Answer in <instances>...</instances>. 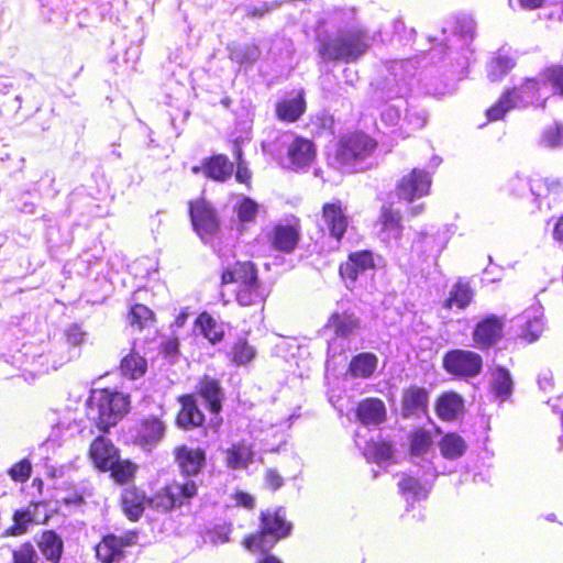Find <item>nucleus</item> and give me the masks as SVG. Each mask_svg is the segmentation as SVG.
Wrapping results in <instances>:
<instances>
[{"instance_id": "1", "label": "nucleus", "mask_w": 563, "mask_h": 563, "mask_svg": "<svg viewBox=\"0 0 563 563\" xmlns=\"http://www.w3.org/2000/svg\"><path fill=\"white\" fill-rule=\"evenodd\" d=\"M328 22L336 26L334 33L319 31L318 53L323 62L354 63L371 46V37L365 27L355 22L353 9L333 8L327 11Z\"/></svg>"}, {"instance_id": "2", "label": "nucleus", "mask_w": 563, "mask_h": 563, "mask_svg": "<svg viewBox=\"0 0 563 563\" xmlns=\"http://www.w3.org/2000/svg\"><path fill=\"white\" fill-rule=\"evenodd\" d=\"M547 98L548 86L540 73L538 77L526 78L512 89L506 90L498 101L487 110L486 114L489 121H497L512 109L529 106L544 107Z\"/></svg>"}, {"instance_id": "3", "label": "nucleus", "mask_w": 563, "mask_h": 563, "mask_svg": "<svg viewBox=\"0 0 563 563\" xmlns=\"http://www.w3.org/2000/svg\"><path fill=\"white\" fill-rule=\"evenodd\" d=\"M128 397L108 389L92 390L87 401V417L100 431H108L128 411Z\"/></svg>"}, {"instance_id": "4", "label": "nucleus", "mask_w": 563, "mask_h": 563, "mask_svg": "<svg viewBox=\"0 0 563 563\" xmlns=\"http://www.w3.org/2000/svg\"><path fill=\"white\" fill-rule=\"evenodd\" d=\"M260 519L261 530L244 539V547L250 551L268 552L291 532L292 525L287 520L286 510L283 507L262 511Z\"/></svg>"}, {"instance_id": "5", "label": "nucleus", "mask_w": 563, "mask_h": 563, "mask_svg": "<svg viewBox=\"0 0 563 563\" xmlns=\"http://www.w3.org/2000/svg\"><path fill=\"white\" fill-rule=\"evenodd\" d=\"M223 284L235 285V298L239 305L247 307L262 303L267 291L258 282L257 272L251 262H236L222 273Z\"/></svg>"}, {"instance_id": "6", "label": "nucleus", "mask_w": 563, "mask_h": 563, "mask_svg": "<svg viewBox=\"0 0 563 563\" xmlns=\"http://www.w3.org/2000/svg\"><path fill=\"white\" fill-rule=\"evenodd\" d=\"M189 216L196 233L206 243L210 244L223 262L233 256L232 250H223L216 243L219 232V219L213 207L205 199H196L189 202Z\"/></svg>"}, {"instance_id": "7", "label": "nucleus", "mask_w": 563, "mask_h": 563, "mask_svg": "<svg viewBox=\"0 0 563 563\" xmlns=\"http://www.w3.org/2000/svg\"><path fill=\"white\" fill-rule=\"evenodd\" d=\"M452 468L446 465H431L420 464L410 471V474H405L398 482V487L407 501H417L426 499L432 488L435 478L439 475L449 474Z\"/></svg>"}, {"instance_id": "8", "label": "nucleus", "mask_w": 563, "mask_h": 563, "mask_svg": "<svg viewBox=\"0 0 563 563\" xmlns=\"http://www.w3.org/2000/svg\"><path fill=\"white\" fill-rule=\"evenodd\" d=\"M375 147L376 142L364 133L346 135L340 141L336 161L345 172L362 170L363 162L373 154Z\"/></svg>"}, {"instance_id": "9", "label": "nucleus", "mask_w": 563, "mask_h": 563, "mask_svg": "<svg viewBox=\"0 0 563 563\" xmlns=\"http://www.w3.org/2000/svg\"><path fill=\"white\" fill-rule=\"evenodd\" d=\"M328 325L334 331V336L328 343V356L335 357L352 350V339L360 327V320L352 311H335L331 314Z\"/></svg>"}, {"instance_id": "10", "label": "nucleus", "mask_w": 563, "mask_h": 563, "mask_svg": "<svg viewBox=\"0 0 563 563\" xmlns=\"http://www.w3.org/2000/svg\"><path fill=\"white\" fill-rule=\"evenodd\" d=\"M197 490L198 486L192 479L175 481L158 489L148 501L154 508L168 511L196 496Z\"/></svg>"}, {"instance_id": "11", "label": "nucleus", "mask_w": 563, "mask_h": 563, "mask_svg": "<svg viewBox=\"0 0 563 563\" xmlns=\"http://www.w3.org/2000/svg\"><path fill=\"white\" fill-rule=\"evenodd\" d=\"M450 239L451 233L446 225L426 228L417 233V238L412 242V251L424 261L428 258L438 261Z\"/></svg>"}, {"instance_id": "12", "label": "nucleus", "mask_w": 563, "mask_h": 563, "mask_svg": "<svg viewBox=\"0 0 563 563\" xmlns=\"http://www.w3.org/2000/svg\"><path fill=\"white\" fill-rule=\"evenodd\" d=\"M277 144L286 148V166L292 169L305 168L313 161L316 151L310 140L285 132L277 139Z\"/></svg>"}, {"instance_id": "13", "label": "nucleus", "mask_w": 563, "mask_h": 563, "mask_svg": "<svg viewBox=\"0 0 563 563\" xmlns=\"http://www.w3.org/2000/svg\"><path fill=\"white\" fill-rule=\"evenodd\" d=\"M482 356L474 351L455 349L443 356V368L456 377H476L482 372Z\"/></svg>"}, {"instance_id": "14", "label": "nucleus", "mask_w": 563, "mask_h": 563, "mask_svg": "<svg viewBox=\"0 0 563 563\" xmlns=\"http://www.w3.org/2000/svg\"><path fill=\"white\" fill-rule=\"evenodd\" d=\"M390 77L386 78L382 95L387 99L402 98L408 92L407 79L413 76V65L410 59L393 60L388 65Z\"/></svg>"}, {"instance_id": "15", "label": "nucleus", "mask_w": 563, "mask_h": 563, "mask_svg": "<svg viewBox=\"0 0 563 563\" xmlns=\"http://www.w3.org/2000/svg\"><path fill=\"white\" fill-rule=\"evenodd\" d=\"M432 184L431 175L419 168H413L404 175L397 184V195L408 202L427 196Z\"/></svg>"}, {"instance_id": "16", "label": "nucleus", "mask_w": 563, "mask_h": 563, "mask_svg": "<svg viewBox=\"0 0 563 563\" xmlns=\"http://www.w3.org/2000/svg\"><path fill=\"white\" fill-rule=\"evenodd\" d=\"M377 236L387 246H399L404 227L401 214L390 206H383L377 220Z\"/></svg>"}, {"instance_id": "17", "label": "nucleus", "mask_w": 563, "mask_h": 563, "mask_svg": "<svg viewBox=\"0 0 563 563\" xmlns=\"http://www.w3.org/2000/svg\"><path fill=\"white\" fill-rule=\"evenodd\" d=\"M410 456L413 466L420 464L442 465L433 452V438L430 431L424 429L415 430L410 437Z\"/></svg>"}, {"instance_id": "18", "label": "nucleus", "mask_w": 563, "mask_h": 563, "mask_svg": "<svg viewBox=\"0 0 563 563\" xmlns=\"http://www.w3.org/2000/svg\"><path fill=\"white\" fill-rule=\"evenodd\" d=\"M222 454L225 466L233 471L246 470L255 459L253 443L246 440L232 442Z\"/></svg>"}, {"instance_id": "19", "label": "nucleus", "mask_w": 563, "mask_h": 563, "mask_svg": "<svg viewBox=\"0 0 563 563\" xmlns=\"http://www.w3.org/2000/svg\"><path fill=\"white\" fill-rule=\"evenodd\" d=\"M300 225L297 220L276 224L269 235L272 246L284 253H291L299 241Z\"/></svg>"}, {"instance_id": "20", "label": "nucleus", "mask_w": 563, "mask_h": 563, "mask_svg": "<svg viewBox=\"0 0 563 563\" xmlns=\"http://www.w3.org/2000/svg\"><path fill=\"white\" fill-rule=\"evenodd\" d=\"M322 221L330 235L336 241H340L349 224V220L341 201L336 200L323 206Z\"/></svg>"}, {"instance_id": "21", "label": "nucleus", "mask_w": 563, "mask_h": 563, "mask_svg": "<svg viewBox=\"0 0 563 563\" xmlns=\"http://www.w3.org/2000/svg\"><path fill=\"white\" fill-rule=\"evenodd\" d=\"M503 334V323L495 317H488L477 323L473 340L478 349H487L498 342Z\"/></svg>"}, {"instance_id": "22", "label": "nucleus", "mask_w": 563, "mask_h": 563, "mask_svg": "<svg viewBox=\"0 0 563 563\" xmlns=\"http://www.w3.org/2000/svg\"><path fill=\"white\" fill-rule=\"evenodd\" d=\"M165 423L157 417L144 418L139 427L136 440L146 450L155 448L164 438Z\"/></svg>"}, {"instance_id": "23", "label": "nucleus", "mask_w": 563, "mask_h": 563, "mask_svg": "<svg viewBox=\"0 0 563 563\" xmlns=\"http://www.w3.org/2000/svg\"><path fill=\"white\" fill-rule=\"evenodd\" d=\"M179 404L181 406L176 423L184 430H190L202 426L205 416L197 406V401L194 395H184L179 397Z\"/></svg>"}, {"instance_id": "24", "label": "nucleus", "mask_w": 563, "mask_h": 563, "mask_svg": "<svg viewBox=\"0 0 563 563\" xmlns=\"http://www.w3.org/2000/svg\"><path fill=\"white\" fill-rule=\"evenodd\" d=\"M355 444L363 451V455L368 462L377 464L388 463L393 457V449L390 443L383 440L365 441L360 433H356Z\"/></svg>"}, {"instance_id": "25", "label": "nucleus", "mask_w": 563, "mask_h": 563, "mask_svg": "<svg viewBox=\"0 0 563 563\" xmlns=\"http://www.w3.org/2000/svg\"><path fill=\"white\" fill-rule=\"evenodd\" d=\"M356 416L363 426L376 427L386 419L385 404L378 398H365L358 402Z\"/></svg>"}, {"instance_id": "26", "label": "nucleus", "mask_w": 563, "mask_h": 563, "mask_svg": "<svg viewBox=\"0 0 563 563\" xmlns=\"http://www.w3.org/2000/svg\"><path fill=\"white\" fill-rule=\"evenodd\" d=\"M89 455L99 470L106 471L109 466H113L119 451L110 440L98 437L90 445Z\"/></svg>"}, {"instance_id": "27", "label": "nucleus", "mask_w": 563, "mask_h": 563, "mask_svg": "<svg viewBox=\"0 0 563 563\" xmlns=\"http://www.w3.org/2000/svg\"><path fill=\"white\" fill-rule=\"evenodd\" d=\"M176 461L181 473L188 476L196 475L202 468L206 453L201 449H191L186 445L175 450Z\"/></svg>"}, {"instance_id": "28", "label": "nucleus", "mask_w": 563, "mask_h": 563, "mask_svg": "<svg viewBox=\"0 0 563 563\" xmlns=\"http://www.w3.org/2000/svg\"><path fill=\"white\" fill-rule=\"evenodd\" d=\"M374 267L373 254L369 251L352 253L347 262L340 266L342 278L355 282L360 274Z\"/></svg>"}, {"instance_id": "29", "label": "nucleus", "mask_w": 563, "mask_h": 563, "mask_svg": "<svg viewBox=\"0 0 563 563\" xmlns=\"http://www.w3.org/2000/svg\"><path fill=\"white\" fill-rule=\"evenodd\" d=\"M517 324L522 328V336L528 342L538 340L544 329L541 308L533 307L526 310L525 313L517 319Z\"/></svg>"}, {"instance_id": "30", "label": "nucleus", "mask_w": 563, "mask_h": 563, "mask_svg": "<svg viewBox=\"0 0 563 563\" xmlns=\"http://www.w3.org/2000/svg\"><path fill=\"white\" fill-rule=\"evenodd\" d=\"M146 497L135 487L124 488L121 495V505L124 515L131 521H137L144 512Z\"/></svg>"}, {"instance_id": "31", "label": "nucleus", "mask_w": 563, "mask_h": 563, "mask_svg": "<svg viewBox=\"0 0 563 563\" xmlns=\"http://www.w3.org/2000/svg\"><path fill=\"white\" fill-rule=\"evenodd\" d=\"M563 189L560 180L553 178L530 179L529 192L533 197L536 207L541 209L550 195H559Z\"/></svg>"}, {"instance_id": "32", "label": "nucleus", "mask_w": 563, "mask_h": 563, "mask_svg": "<svg viewBox=\"0 0 563 563\" xmlns=\"http://www.w3.org/2000/svg\"><path fill=\"white\" fill-rule=\"evenodd\" d=\"M428 393L421 387H410L402 394V415L405 417L420 416L426 412Z\"/></svg>"}, {"instance_id": "33", "label": "nucleus", "mask_w": 563, "mask_h": 563, "mask_svg": "<svg viewBox=\"0 0 563 563\" xmlns=\"http://www.w3.org/2000/svg\"><path fill=\"white\" fill-rule=\"evenodd\" d=\"M515 56L509 51L501 48L487 63V77L490 81H499L515 67Z\"/></svg>"}, {"instance_id": "34", "label": "nucleus", "mask_w": 563, "mask_h": 563, "mask_svg": "<svg viewBox=\"0 0 563 563\" xmlns=\"http://www.w3.org/2000/svg\"><path fill=\"white\" fill-rule=\"evenodd\" d=\"M474 290L470 283L460 278L450 289L449 297L444 300L443 307L448 309H465L473 300Z\"/></svg>"}, {"instance_id": "35", "label": "nucleus", "mask_w": 563, "mask_h": 563, "mask_svg": "<svg viewBox=\"0 0 563 563\" xmlns=\"http://www.w3.org/2000/svg\"><path fill=\"white\" fill-rule=\"evenodd\" d=\"M233 210L236 216L239 230L242 231L245 227L255 221L258 205L246 196H239L233 205Z\"/></svg>"}, {"instance_id": "36", "label": "nucleus", "mask_w": 563, "mask_h": 563, "mask_svg": "<svg viewBox=\"0 0 563 563\" xmlns=\"http://www.w3.org/2000/svg\"><path fill=\"white\" fill-rule=\"evenodd\" d=\"M445 32H446L445 29H443L442 36H444ZM474 34H475V22L470 18H464L461 21H459V25L455 29L452 38H446V37L439 38V37L430 36L429 41L437 42L440 45L443 44L445 46H449L448 42H450L451 45L453 46V45H455V43L457 41H461V42H463V45H466L470 41L473 40Z\"/></svg>"}, {"instance_id": "37", "label": "nucleus", "mask_w": 563, "mask_h": 563, "mask_svg": "<svg viewBox=\"0 0 563 563\" xmlns=\"http://www.w3.org/2000/svg\"><path fill=\"white\" fill-rule=\"evenodd\" d=\"M233 164L224 155H216L203 164V174L217 181H224L231 177Z\"/></svg>"}, {"instance_id": "38", "label": "nucleus", "mask_w": 563, "mask_h": 563, "mask_svg": "<svg viewBox=\"0 0 563 563\" xmlns=\"http://www.w3.org/2000/svg\"><path fill=\"white\" fill-rule=\"evenodd\" d=\"M38 548L48 561L57 563L62 556L64 543L55 531L48 530L42 533Z\"/></svg>"}, {"instance_id": "39", "label": "nucleus", "mask_w": 563, "mask_h": 563, "mask_svg": "<svg viewBox=\"0 0 563 563\" xmlns=\"http://www.w3.org/2000/svg\"><path fill=\"white\" fill-rule=\"evenodd\" d=\"M377 363L378 358L375 354L360 353L352 358L349 371L355 378H368L374 374Z\"/></svg>"}, {"instance_id": "40", "label": "nucleus", "mask_w": 563, "mask_h": 563, "mask_svg": "<svg viewBox=\"0 0 563 563\" xmlns=\"http://www.w3.org/2000/svg\"><path fill=\"white\" fill-rule=\"evenodd\" d=\"M462 409L463 399L455 393H446L442 395L437 404V413L445 421L456 419Z\"/></svg>"}, {"instance_id": "41", "label": "nucleus", "mask_w": 563, "mask_h": 563, "mask_svg": "<svg viewBox=\"0 0 563 563\" xmlns=\"http://www.w3.org/2000/svg\"><path fill=\"white\" fill-rule=\"evenodd\" d=\"M199 394L206 400L209 410L212 413L220 412L223 395L220 385L216 379L205 377L199 384Z\"/></svg>"}, {"instance_id": "42", "label": "nucleus", "mask_w": 563, "mask_h": 563, "mask_svg": "<svg viewBox=\"0 0 563 563\" xmlns=\"http://www.w3.org/2000/svg\"><path fill=\"white\" fill-rule=\"evenodd\" d=\"M466 448L464 439L456 433H448L439 442L442 457L449 461H455L463 456Z\"/></svg>"}, {"instance_id": "43", "label": "nucleus", "mask_w": 563, "mask_h": 563, "mask_svg": "<svg viewBox=\"0 0 563 563\" xmlns=\"http://www.w3.org/2000/svg\"><path fill=\"white\" fill-rule=\"evenodd\" d=\"M117 536L108 534L96 547V555L102 563H113L123 556Z\"/></svg>"}, {"instance_id": "44", "label": "nucleus", "mask_w": 563, "mask_h": 563, "mask_svg": "<svg viewBox=\"0 0 563 563\" xmlns=\"http://www.w3.org/2000/svg\"><path fill=\"white\" fill-rule=\"evenodd\" d=\"M305 111V100L302 93L299 92L296 97L283 100L276 106L277 117L287 122H294Z\"/></svg>"}, {"instance_id": "45", "label": "nucleus", "mask_w": 563, "mask_h": 563, "mask_svg": "<svg viewBox=\"0 0 563 563\" xmlns=\"http://www.w3.org/2000/svg\"><path fill=\"white\" fill-rule=\"evenodd\" d=\"M146 367L145 358L136 353L125 355L120 365L122 375L132 380L142 377L146 372Z\"/></svg>"}, {"instance_id": "46", "label": "nucleus", "mask_w": 563, "mask_h": 563, "mask_svg": "<svg viewBox=\"0 0 563 563\" xmlns=\"http://www.w3.org/2000/svg\"><path fill=\"white\" fill-rule=\"evenodd\" d=\"M197 324L200 328L201 333L206 339H208L211 343L220 342L224 335L223 324L219 323L216 319H213L207 312L201 313L197 318Z\"/></svg>"}, {"instance_id": "47", "label": "nucleus", "mask_w": 563, "mask_h": 563, "mask_svg": "<svg viewBox=\"0 0 563 563\" xmlns=\"http://www.w3.org/2000/svg\"><path fill=\"white\" fill-rule=\"evenodd\" d=\"M66 344L68 345L66 362L79 357L80 346L86 341V332L78 324L69 325L64 332Z\"/></svg>"}, {"instance_id": "48", "label": "nucleus", "mask_w": 563, "mask_h": 563, "mask_svg": "<svg viewBox=\"0 0 563 563\" xmlns=\"http://www.w3.org/2000/svg\"><path fill=\"white\" fill-rule=\"evenodd\" d=\"M493 391L500 400H506L512 393V379L509 372L497 366L493 373Z\"/></svg>"}, {"instance_id": "49", "label": "nucleus", "mask_w": 563, "mask_h": 563, "mask_svg": "<svg viewBox=\"0 0 563 563\" xmlns=\"http://www.w3.org/2000/svg\"><path fill=\"white\" fill-rule=\"evenodd\" d=\"M427 123V115L421 110H407L402 123L399 126L401 137L409 136L411 132L422 129Z\"/></svg>"}, {"instance_id": "50", "label": "nucleus", "mask_w": 563, "mask_h": 563, "mask_svg": "<svg viewBox=\"0 0 563 563\" xmlns=\"http://www.w3.org/2000/svg\"><path fill=\"white\" fill-rule=\"evenodd\" d=\"M107 471L111 472V476L118 483H126L133 478L136 471V465L128 460H121L118 455L113 466H109Z\"/></svg>"}, {"instance_id": "51", "label": "nucleus", "mask_w": 563, "mask_h": 563, "mask_svg": "<svg viewBox=\"0 0 563 563\" xmlns=\"http://www.w3.org/2000/svg\"><path fill=\"white\" fill-rule=\"evenodd\" d=\"M260 56L258 47L255 45H240L230 48V59L240 64H253Z\"/></svg>"}, {"instance_id": "52", "label": "nucleus", "mask_w": 563, "mask_h": 563, "mask_svg": "<svg viewBox=\"0 0 563 563\" xmlns=\"http://www.w3.org/2000/svg\"><path fill=\"white\" fill-rule=\"evenodd\" d=\"M232 361L238 365H244L255 357V350L246 340H238L231 351Z\"/></svg>"}, {"instance_id": "53", "label": "nucleus", "mask_w": 563, "mask_h": 563, "mask_svg": "<svg viewBox=\"0 0 563 563\" xmlns=\"http://www.w3.org/2000/svg\"><path fill=\"white\" fill-rule=\"evenodd\" d=\"M547 86H551L553 92L563 96V66L554 65L541 73Z\"/></svg>"}, {"instance_id": "54", "label": "nucleus", "mask_w": 563, "mask_h": 563, "mask_svg": "<svg viewBox=\"0 0 563 563\" xmlns=\"http://www.w3.org/2000/svg\"><path fill=\"white\" fill-rule=\"evenodd\" d=\"M540 142L547 147L563 146V124L555 122L545 128L542 132Z\"/></svg>"}, {"instance_id": "55", "label": "nucleus", "mask_w": 563, "mask_h": 563, "mask_svg": "<svg viewBox=\"0 0 563 563\" xmlns=\"http://www.w3.org/2000/svg\"><path fill=\"white\" fill-rule=\"evenodd\" d=\"M529 186L530 179L517 174L507 180L505 190L511 196L522 197L528 192Z\"/></svg>"}, {"instance_id": "56", "label": "nucleus", "mask_w": 563, "mask_h": 563, "mask_svg": "<svg viewBox=\"0 0 563 563\" xmlns=\"http://www.w3.org/2000/svg\"><path fill=\"white\" fill-rule=\"evenodd\" d=\"M13 521V526L7 530V534L20 536L26 531L27 525L32 521V515L30 510H16Z\"/></svg>"}, {"instance_id": "57", "label": "nucleus", "mask_w": 563, "mask_h": 563, "mask_svg": "<svg viewBox=\"0 0 563 563\" xmlns=\"http://www.w3.org/2000/svg\"><path fill=\"white\" fill-rule=\"evenodd\" d=\"M152 317V310L141 303L133 306L129 316L131 324H136L140 329H142Z\"/></svg>"}, {"instance_id": "58", "label": "nucleus", "mask_w": 563, "mask_h": 563, "mask_svg": "<svg viewBox=\"0 0 563 563\" xmlns=\"http://www.w3.org/2000/svg\"><path fill=\"white\" fill-rule=\"evenodd\" d=\"M32 465L29 460H21L9 470V475L14 482L24 483L31 476Z\"/></svg>"}, {"instance_id": "59", "label": "nucleus", "mask_w": 563, "mask_h": 563, "mask_svg": "<svg viewBox=\"0 0 563 563\" xmlns=\"http://www.w3.org/2000/svg\"><path fill=\"white\" fill-rule=\"evenodd\" d=\"M382 122L386 126L395 128L400 126L402 123L404 118H401V110L399 106L395 104H388L385 107V109L382 112Z\"/></svg>"}, {"instance_id": "60", "label": "nucleus", "mask_w": 563, "mask_h": 563, "mask_svg": "<svg viewBox=\"0 0 563 563\" xmlns=\"http://www.w3.org/2000/svg\"><path fill=\"white\" fill-rule=\"evenodd\" d=\"M13 563H37V553L31 543H24L13 552Z\"/></svg>"}, {"instance_id": "61", "label": "nucleus", "mask_w": 563, "mask_h": 563, "mask_svg": "<svg viewBox=\"0 0 563 563\" xmlns=\"http://www.w3.org/2000/svg\"><path fill=\"white\" fill-rule=\"evenodd\" d=\"M234 156L238 161L235 178L239 183L246 184L251 178V173H250L245 162L242 159V150L238 145H235V148H234Z\"/></svg>"}, {"instance_id": "62", "label": "nucleus", "mask_w": 563, "mask_h": 563, "mask_svg": "<svg viewBox=\"0 0 563 563\" xmlns=\"http://www.w3.org/2000/svg\"><path fill=\"white\" fill-rule=\"evenodd\" d=\"M266 484L274 490L280 488L284 484L283 477L274 470H268L265 475Z\"/></svg>"}, {"instance_id": "63", "label": "nucleus", "mask_w": 563, "mask_h": 563, "mask_svg": "<svg viewBox=\"0 0 563 563\" xmlns=\"http://www.w3.org/2000/svg\"><path fill=\"white\" fill-rule=\"evenodd\" d=\"M137 532L136 531H126L122 536H117V540L120 542V547L123 550L126 547H131L137 542Z\"/></svg>"}, {"instance_id": "64", "label": "nucleus", "mask_w": 563, "mask_h": 563, "mask_svg": "<svg viewBox=\"0 0 563 563\" xmlns=\"http://www.w3.org/2000/svg\"><path fill=\"white\" fill-rule=\"evenodd\" d=\"M552 238L554 241L563 245V214L554 222Z\"/></svg>"}]
</instances>
